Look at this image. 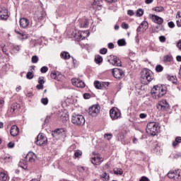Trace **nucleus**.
Returning a JSON list of instances; mask_svg holds the SVG:
<instances>
[{
	"label": "nucleus",
	"mask_w": 181,
	"mask_h": 181,
	"mask_svg": "<svg viewBox=\"0 0 181 181\" xmlns=\"http://www.w3.org/2000/svg\"><path fill=\"white\" fill-rule=\"evenodd\" d=\"M122 29H129V25L126 23H122Z\"/></svg>",
	"instance_id": "50"
},
{
	"label": "nucleus",
	"mask_w": 181,
	"mask_h": 181,
	"mask_svg": "<svg viewBox=\"0 0 181 181\" xmlns=\"http://www.w3.org/2000/svg\"><path fill=\"white\" fill-rule=\"evenodd\" d=\"M159 40L161 42V43H165V42H166V37L163 35H161L159 37Z\"/></svg>",
	"instance_id": "49"
},
{
	"label": "nucleus",
	"mask_w": 181,
	"mask_h": 181,
	"mask_svg": "<svg viewBox=\"0 0 181 181\" xmlns=\"http://www.w3.org/2000/svg\"><path fill=\"white\" fill-rule=\"evenodd\" d=\"M168 26L169 28H170L171 29L175 28V23H173V21L171 22H168Z\"/></svg>",
	"instance_id": "54"
},
{
	"label": "nucleus",
	"mask_w": 181,
	"mask_h": 181,
	"mask_svg": "<svg viewBox=\"0 0 181 181\" xmlns=\"http://www.w3.org/2000/svg\"><path fill=\"white\" fill-rule=\"evenodd\" d=\"M90 36V32L88 31H82L79 35V40H84L86 37Z\"/></svg>",
	"instance_id": "20"
},
{
	"label": "nucleus",
	"mask_w": 181,
	"mask_h": 181,
	"mask_svg": "<svg viewBox=\"0 0 181 181\" xmlns=\"http://www.w3.org/2000/svg\"><path fill=\"white\" fill-rule=\"evenodd\" d=\"M103 160L104 159L103 158L100 157L98 155H96L92 158L91 162L93 165H101Z\"/></svg>",
	"instance_id": "14"
},
{
	"label": "nucleus",
	"mask_w": 181,
	"mask_h": 181,
	"mask_svg": "<svg viewBox=\"0 0 181 181\" xmlns=\"http://www.w3.org/2000/svg\"><path fill=\"white\" fill-rule=\"evenodd\" d=\"M102 179H104V180L108 181L110 180V175L107 174V173H103L101 175Z\"/></svg>",
	"instance_id": "34"
},
{
	"label": "nucleus",
	"mask_w": 181,
	"mask_h": 181,
	"mask_svg": "<svg viewBox=\"0 0 181 181\" xmlns=\"http://www.w3.org/2000/svg\"><path fill=\"white\" fill-rule=\"evenodd\" d=\"M150 18L154 23H157V25H162L163 23V18L161 17L156 16L155 14H150Z\"/></svg>",
	"instance_id": "13"
},
{
	"label": "nucleus",
	"mask_w": 181,
	"mask_h": 181,
	"mask_svg": "<svg viewBox=\"0 0 181 181\" xmlns=\"http://www.w3.org/2000/svg\"><path fill=\"white\" fill-rule=\"evenodd\" d=\"M38 83L39 84H45V77L43 76H40L39 78H38Z\"/></svg>",
	"instance_id": "46"
},
{
	"label": "nucleus",
	"mask_w": 181,
	"mask_h": 181,
	"mask_svg": "<svg viewBox=\"0 0 181 181\" xmlns=\"http://www.w3.org/2000/svg\"><path fill=\"white\" fill-rule=\"evenodd\" d=\"M176 59H177V62H181V56L180 55H177Z\"/></svg>",
	"instance_id": "64"
},
{
	"label": "nucleus",
	"mask_w": 181,
	"mask_h": 181,
	"mask_svg": "<svg viewBox=\"0 0 181 181\" xmlns=\"http://www.w3.org/2000/svg\"><path fill=\"white\" fill-rule=\"evenodd\" d=\"M168 93V88L165 85H156L151 89V96L155 100H159Z\"/></svg>",
	"instance_id": "1"
},
{
	"label": "nucleus",
	"mask_w": 181,
	"mask_h": 181,
	"mask_svg": "<svg viewBox=\"0 0 181 181\" xmlns=\"http://www.w3.org/2000/svg\"><path fill=\"white\" fill-rule=\"evenodd\" d=\"M115 46L114 45L112 44V42H110L108 44V48L109 49H114Z\"/></svg>",
	"instance_id": "60"
},
{
	"label": "nucleus",
	"mask_w": 181,
	"mask_h": 181,
	"mask_svg": "<svg viewBox=\"0 0 181 181\" xmlns=\"http://www.w3.org/2000/svg\"><path fill=\"white\" fill-rule=\"evenodd\" d=\"M112 74L114 77H115V78H117L118 80H121V78L124 77V71L119 69H113Z\"/></svg>",
	"instance_id": "10"
},
{
	"label": "nucleus",
	"mask_w": 181,
	"mask_h": 181,
	"mask_svg": "<svg viewBox=\"0 0 181 181\" xmlns=\"http://www.w3.org/2000/svg\"><path fill=\"white\" fill-rule=\"evenodd\" d=\"M127 14L129 15V16H134V11L128 10Z\"/></svg>",
	"instance_id": "57"
},
{
	"label": "nucleus",
	"mask_w": 181,
	"mask_h": 181,
	"mask_svg": "<svg viewBox=\"0 0 181 181\" xmlns=\"http://www.w3.org/2000/svg\"><path fill=\"white\" fill-rule=\"evenodd\" d=\"M20 26L21 28H23V29H26V28L29 26V20L26 18L20 19Z\"/></svg>",
	"instance_id": "16"
},
{
	"label": "nucleus",
	"mask_w": 181,
	"mask_h": 181,
	"mask_svg": "<svg viewBox=\"0 0 181 181\" xmlns=\"http://www.w3.org/2000/svg\"><path fill=\"white\" fill-rule=\"evenodd\" d=\"M26 77L28 80H32V78H33L34 77L33 73L30 71L28 72L26 74Z\"/></svg>",
	"instance_id": "42"
},
{
	"label": "nucleus",
	"mask_w": 181,
	"mask_h": 181,
	"mask_svg": "<svg viewBox=\"0 0 181 181\" xmlns=\"http://www.w3.org/2000/svg\"><path fill=\"white\" fill-rule=\"evenodd\" d=\"M152 2H153V0H146L145 3L146 4V5H149L150 4H152Z\"/></svg>",
	"instance_id": "62"
},
{
	"label": "nucleus",
	"mask_w": 181,
	"mask_h": 181,
	"mask_svg": "<svg viewBox=\"0 0 181 181\" xmlns=\"http://www.w3.org/2000/svg\"><path fill=\"white\" fill-rule=\"evenodd\" d=\"M7 18H8V12H5V11H0V19L5 21Z\"/></svg>",
	"instance_id": "23"
},
{
	"label": "nucleus",
	"mask_w": 181,
	"mask_h": 181,
	"mask_svg": "<svg viewBox=\"0 0 181 181\" xmlns=\"http://www.w3.org/2000/svg\"><path fill=\"white\" fill-rule=\"evenodd\" d=\"M88 114L91 117H97V115L100 114V105H93V106L90 107Z\"/></svg>",
	"instance_id": "8"
},
{
	"label": "nucleus",
	"mask_w": 181,
	"mask_h": 181,
	"mask_svg": "<svg viewBox=\"0 0 181 181\" xmlns=\"http://www.w3.org/2000/svg\"><path fill=\"white\" fill-rule=\"evenodd\" d=\"M108 62L110 64H112V66H117V67H121V66H122L121 64V59L115 55L109 56Z\"/></svg>",
	"instance_id": "7"
},
{
	"label": "nucleus",
	"mask_w": 181,
	"mask_h": 181,
	"mask_svg": "<svg viewBox=\"0 0 181 181\" xmlns=\"http://www.w3.org/2000/svg\"><path fill=\"white\" fill-rule=\"evenodd\" d=\"M31 62L33 64L37 63V62H39V57L37 55L33 56L31 58Z\"/></svg>",
	"instance_id": "37"
},
{
	"label": "nucleus",
	"mask_w": 181,
	"mask_h": 181,
	"mask_svg": "<svg viewBox=\"0 0 181 181\" xmlns=\"http://www.w3.org/2000/svg\"><path fill=\"white\" fill-rule=\"evenodd\" d=\"M19 166L23 168V169H26V168H28V165H26V162L25 160L20 161Z\"/></svg>",
	"instance_id": "36"
},
{
	"label": "nucleus",
	"mask_w": 181,
	"mask_h": 181,
	"mask_svg": "<svg viewBox=\"0 0 181 181\" xmlns=\"http://www.w3.org/2000/svg\"><path fill=\"white\" fill-rule=\"evenodd\" d=\"M35 144L39 146H46L47 145V137L45 134L40 133Z\"/></svg>",
	"instance_id": "5"
},
{
	"label": "nucleus",
	"mask_w": 181,
	"mask_h": 181,
	"mask_svg": "<svg viewBox=\"0 0 181 181\" xmlns=\"http://www.w3.org/2000/svg\"><path fill=\"white\" fill-rule=\"evenodd\" d=\"M49 70V68L47 66H42L40 69L41 73H47V71Z\"/></svg>",
	"instance_id": "48"
},
{
	"label": "nucleus",
	"mask_w": 181,
	"mask_h": 181,
	"mask_svg": "<svg viewBox=\"0 0 181 181\" xmlns=\"http://www.w3.org/2000/svg\"><path fill=\"white\" fill-rule=\"evenodd\" d=\"M0 180L1 181L8 180V175L4 172L0 173Z\"/></svg>",
	"instance_id": "25"
},
{
	"label": "nucleus",
	"mask_w": 181,
	"mask_h": 181,
	"mask_svg": "<svg viewBox=\"0 0 181 181\" xmlns=\"http://www.w3.org/2000/svg\"><path fill=\"white\" fill-rule=\"evenodd\" d=\"M71 83L73 86H75L76 87H78L79 88H84L86 87V83L80 79H77L76 78H74L71 79Z\"/></svg>",
	"instance_id": "11"
},
{
	"label": "nucleus",
	"mask_w": 181,
	"mask_h": 181,
	"mask_svg": "<svg viewBox=\"0 0 181 181\" xmlns=\"http://www.w3.org/2000/svg\"><path fill=\"white\" fill-rule=\"evenodd\" d=\"M94 86L95 88H98V90H101V83L98 81H95L94 82Z\"/></svg>",
	"instance_id": "40"
},
{
	"label": "nucleus",
	"mask_w": 181,
	"mask_h": 181,
	"mask_svg": "<svg viewBox=\"0 0 181 181\" xmlns=\"http://www.w3.org/2000/svg\"><path fill=\"white\" fill-rule=\"evenodd\" d=\"M177 46L178 49H180V50H181V40L178 42V43L177 44Z\"/></svg>",
	"instance_id": "63"
},
{
	"label": "nucleus",
	"mask_w": 181,
	"mask_h": 181,
	"mask_svg": "<svg viewBox=\"0 0 181 181\" xmlns=\"http://www.w3.org/2000/svg\"><path fill=\"white\" fill-rule=\"evenodd\" d=\"M139 117H140V118L144 119V118H146V117H148V115L146 114H145V113H141Z\"/></svg>",
	"instance_id": "56"
},
{
	"label": "nucleus",
	"mask_w": 181,
	"mask_h": 181,
	"mask_svg": "<svg viewBox=\"0 0 181 181\" xmlns=\"http://www.w3.org/2000/svg\"><path fill=\"white\" fill-rule=\"evenodd\" d=\"M79 25L81 28H88V20L87 18H82L79 21Z\"/></svg>",
	"instance_id": "18"
},
{
	"label": "nucleus",
	"mask_w": 181,
	"mask_h": 181,
	"mask_svg": "<svg viewBox=\"0 0 181 181\" xmlns=\"http://www.w3.org/2000/svg\"><path fill=\"white\" fill-rule=\"evenodd\" d=\"M91 95H90V93H84L83 94V98L85 100H88V98H90Z\"/></svg>",
	"instance_id": "52"
},
{
	"label": "nucleus",
	"mask_w": 181,
	"mask_h": 181,
	"mask_svg": "<svg viewBox=\"0 0 181 181\" xmlns=\"http://www.w3.org/2000/svg\"><path fill=\"white\" fill-rule=\"evenodd\" d=\"M60 57L61 59H63L64 60H69V59H70L71 56H70V53L67 52H62L60 54Z\"/></svg>",
	"instance_id": "21"
},
{
	"label": "nucleus",
	"mask_w": 181,
	"mask_h": 181,
	"mask_svg": "<svg viewBox=\"0 0 181 181\" xmlns=\"http://www.w3.org/2000/svg\"><path fill=\"white\" fill-rule=\"evenodd\" d=\"M156 71H157V73L163 71V66H162V65H157L156 66Z\"/></svg>",
	"instance_id": "38"
},
{
	"label": "nucleus",
	"mask_w": 181,
	"mask_h": 181,
	"mask_svg": "<svg viewBox=\"0 0 181 181\" xmlns=\"http://www.w3.org/2000/svg\"><path fill=\"white\" fill-rule=\"evenodd\" d=\"M141 26L142 28V32H145V30H146V29H148V28H149V25L148 24V22H146V21H143L141 23Z\"/></svg>",
	"instance_id": "26"
},
{
	"label": "nucleus",
	"mask_w": 181,
	"mask_h": 181,
	"mask_svg": "<svg viewBox=\"0 0 181 181\" xmlns=\"http://www.w3.org/2000/svg\"><path fill=\"white\" fill-rule=\"evenodd\" d=\"M107 48H103L100 50V54H107Z\"/></svg>",
	"instance_id": "51"
},
{
	"label": "nucleus",
	"mask_w": 181,
	"mask_h": 181,
	"mask_svg": "<svg viewBox=\"0 0 181 181\" xmlns=\"http://www.w3.org/2000/svg\"><path fill=\"white\" fill-rule=\"evenodd\" d=\"M136 15H137V16H142V15H144V10L141 8H139L136 11Z\"/></svg>",
	"instance_id": "45"
},
{
	"label": "nucleus",
	"mask_w": 181,
	"mask_h": 181,
	"mask_svg": "<svg viewBox=\"0 0 181 181\" xmlns=\"http://www.w3.org/2000/svg\"><path fill=\"white\" fill-rule=\"evenodd\" d=\"M8 148H12L15 146V143L13 142H9L7 145Z\"/></svg>",
	"instance_id": "53"
},
{
	"label": "nucleus",
	"mask_w": 181,
	"mask_h": 181,
	"mask_svg": "<svg viewBox=\"0 0 181 181\" xmlns=\"http://www.w3.org/2000/svg\"><path fill=\"white\" fill-rule=\"evenodd\" d=\"M11 107L13 108V111H16L18 110V108H19V107H21V106L18 103H13L11 105Z\"/></svg>",
	"instance_id": "43"
},
{
	"label": "nucleus",
	"mask_w": 181,
	"mask_h": 181,
	"mask_svg": "<svg viewBox=\"0 0 181 181\" xmlns=\"http://www.w3.org/2000/svg\"><path fill=\"white\" fill-rule=\"evenodd\" d=\"M157 108L158 110L165 111V110H168V108H169V103H168V101H166V100H160L158 103Z\"/></svg>",
	"instance_id": "12"
},
{
	"label": "nucleus",
	"mask_w": 181,
	"mask_h": 181,
	"mask_svg": "<svg viewBox=\"0 0 181 181\" xmlns=\"http://www.w3.org/2000/svg\"><path fill=\"white\" fill-rule=\"evenodd\" d=\"M167 80H169V81H172V83H176L177 79L176 78V76L168 75Z\"/></svg>",
	"instance_id": "29"
},
{
	"label": "nucleus",
	"mask_w": 181,
	"mask_h": 181,
	"mask_svg": "<svg viewBox=\"0 0 181 181\" xmlns=\"http://www.w3.org/2000/svg\"><path fill=\"white\" fill-rule=\"evenodd\" d=\"M158 123L155 122H151L147 124L146 132L147 134L152 135V136H155V135H156L158 132Z\"/></svg>",
	"instance_id": "4"
},
{
	"label": "nucleus",
	"mask_w": 181,
	"mask_h": 181,
	"mask_svg": "<svg viewBox=\"0 0 181 181\" xmlns=\"http://www.w3.org/2000/svg\"><path fill=\"white\" fill-rule=\"evenodd\" d=\"M104 137L107 139V141H110V139H111V138H112V134H105L104 135Z\"/></svg>",
	"instance_id": "47"
},
{
	"label": "nucleus",
	"mask_w": 181,
	"mask_h": 181,
	"mask_svg": "<svg viewBox=\"0 0 181 181\" xmlns=\"http://www.w3.org/2000/svg\"><path fill=\"white\" fill-rule=\"evenodd\" d=\"M173 59V58L172 57V56L166 55L164 57L163 62H164V63L170 62H172Z\"/></svg>",
	"instance_id": "33"
},
{
	"label": "nucleus",
	"mask_w": 181,
	"mask_h": 181,
	"mask_svg": "<svg viewBox=\"0 0 181 181\" xmlns=\"http://www.w3.org/2000/svg\"><path fill=\"white\" fill-rule=\"evenodd\" d=\"M36 88H37V90H43V85L39 83L38 85H37Z\"/></svg>",
	"instance_id": "55"
},
{
	"label": "nucleus",
	"mask_w": 181,
	"mask_h": 181,
	"mask_svg": "<svg viewBox=\"0 0 181 181\" xmlns=\"http://www.w3.org/2000/svg\"><path fill=\"white\" fill-rule=\"evenodd\" d=\"M41 103L43 105H47V104H49V99H47V98H42Z\"/></svg>",
	"instance_id": "41"
},
{
	"label": "nucleus",
	"mask_w": 181,
	"mask_h": 181,
	"mask_svg": "<svg viewBox=\"0 0 181 181\" xmlns=\"http://www.w3.org/2000/svg\"><path fill=\"white\" fill-rule=\"evenodd\" d=\"M136 32H137V33H139V32H142V26H141V24H140V25L137 28Z\"/></svg>",
	"instance_id": "58"
},
{
	"label": "nucleus",
	"mask_w": 181,
	"mask_h": 181,
	"mask_svg": "<svg viewBox=\"0 0 181 181\" xmlns=\"http://www.w3.org/2000/svg\"><path fill=\"white\" fill-rule=\"evenodd\" d=\"M154 76L153 72L149 69H144L141 71V81L144 86L149 84L152 80H153Z\"/></svg>",
	"instance_id": "2"
},
{
	"label": "nucleus",
	"mask_w": 181,
	"mask_h": 181,
	"mask_svg": "<svg viewBox=\"0 0 181 181\" xmlns=\"http://www.w3.org/2000/svg\"><path fill=\"white\" fill-rule=\"evenodd\" d=\"M110 116L112 121L118 119V118H121V111L117 107H112L110 110Z\"/></svg>",
	"instance_id": "6"
},
{
	"label": "nucleus",
	"mask_w": 181,
	"mask_h": 181,
	"mask_svg": "<svg viewBox=\"0 0 181 181\" xmlns=\"http://www.w3.org/2000/svg\"><path fill=\"white\" fill-rule=\"evenodd\" d=\"M71 122L77 127H83L86 124V119L82 115L74 114L71 117Z\"/></svg>",
	"instance_id": "3"
},
{
	"label": "nucleus",
	"mask_w": 181,
	"mask_h": 181,
	"mask_svg": "<svg viewBox=\"0 0 181 181\" xmlns=\"http://www.w3.org/2000/svg\"><path fill=\"white\" fill-rule=\"evenodd\" d=\"M139 181H149V179L146 177H142Z\"/></svg>",
	"instance_id": "59"
},
{
	"label": "nucleus",
	"mask_w": 181,
	"mask_h": 181,
	"mask_svg": "<svg viewBox=\"0 0 181 181\" xmlns=\"http://www.w3.org/2000/svg\"><path fill=\"white\" fill-rule=\"evenodd\" d=\"M95 62L97 63V64H100V63H103V57L100 55H97L95 57Z\"/></svg>",
	"instance_id": "31"
},
{
	"label": "nucleus",
	"mask_w": 181,
	"mask_h": 181,
	"mask_svg": "<svg viewBox=\"0 0 181 181\" xmlns=\"http://www.w3.org/2000/svg\"><path fill=\"white\" fill-rule=\"evenodd\" d=\"M163 6H157L156 8H153V11H155V12H163Z\"/></svg>",
	"instance_id": "39"
},
{
	"label": "nucleus",
	"mask_w": 181,
	"mask_h": 181,
	"mask_svg": "<svg viewBox=\"0 0 181 181\" xmlns=\"http://www.w3.org/2000/svg\"><path fill=\"white\" fill-rule=\"evenodd\" d=\"M81 155H83V152H81V151H80V150H77L74 153V159H77V158H80V156H81Z\"/></svg>",
	"instance_id": "32"
},
{
	"label": "nucleus",
	"mask_w": 181,
	"mask_h": 181,
	"mask_svg": "<svg viewBox=\"0 0 181 181\" xmlns=\"http://www.w3.org/2000/svg\"><path fill=\"white\" fill-rule=\"evenodd\" d=\"M60 134H62V130L60 129H57L54 130V132H52V135L53 138H57V136H59V135H60Z\"/></svg>",
	"instance_id": "24"
},
{
	"label": "nucleus",
	"mask_w": 181,
	"mask_h": 181,
	"mask_svg": "<svg viewBox=\"0 0 181 181\" xmlns=\"http://www.w3.org/2000/svg\"><path fill=\"white\" fill-rule=\"evenodd\" d=\"M179 144H181V136H177L175 141H173L172 145L173 148H176Z\"/></svg>",
	"instance_id": "22"
},
{
	"label": "nucleus",
	"mask_w": 181,
	"mask_h": 181,
	"mask_svg": "<svg viewBox=\"0 0 181 181\" xmlns=\"http://www.w3.org/2000/svg\"><path fill=\"white\" fill-rule=\"evenodd\" d=\"M124 139H125V134H124L122 132H119L117 134V141H122Z\"/></svg>",
	"instance_id": "30"
},
{
	"label": "nucleus",
	"mask_w": 181,
	"mask_h": 181,
	"mask_svg": "<svg viewBox=\"0 0 181 181\" xmlns=\"http://www.w3.org/2000/svg\"><path fill=\"white\" fill-rule=\"evenodd\" d=\"M15 32L16 33H17V35H19L18 37L19 39H21V40H25V39L28 38V35H26L23 32L19 31L18 30H15Z\"/></svg>",
	"instance_id": "19"
},
{
	"label": "nucleus",
	"mask_w": 181,
	"mask_h": 181,
	"mask_svg": "<svg viewBox=\"0 0 181 181\" xmlns=\"http://www.w3.org/2000/svg\"><path fill=\"white\" fill-rule=\"evenodd\" d=\"M26 160L31 162V163H35L36 160V155L33 152H29L25 156Z\"/></svg>",
	"instance_id": "15"
},
{
	"label": "nucleus",
	"mask_w": 181,
	"mask_h": 181,
	"mask_svg": "<svg viewBox=\"0 0 181 181\" xmlns=\"http://www.w3.org/2000/svg\"><path fill=\"white\" fill-rule=\"evenodd\" d=\"M51 78H54V80H58L59 81V77H57V73L56 72H52L50 74Z\"/></svg>",
	"instance_id": "44"
},
{
	"label": "nucleus",
	"mask_w": 181,
	"mask_h": 181,
	"mask_svg": "<svg viewBox=\"0 0 181 181\" xmlns=\"http://www.w3.org/2000/svg\"><path fill=\"white\" fill-rule=\"evenodd\" d=\"M10 134L11 136H16L19 134V128L16 125H13L11 127Z\"/></svg>",
	"instance_id": "17"
},
{
	"label": "nucleus",
	"mask_w": 181,
	"mask_h": 181,
	"mask_svg": "<svg viewBox=\"0 0 181 181\" xmlns=\"http://www.w3.org/2000/svg\"><path fill=\"white\" fill-rule=\"evenodd\" d=\"M178 17V20H177V26L178 28H181V16H180V11H177L176 18Z\"/></svg>",
	"instance_id": "27"
},
{
	"label": "nucleus",
	"mask_w": 181,
	"mask_h": 181,
	"mask_svg": "<svg viewBox=\"0 0 181 181\" xmlns=\"http://www.w3.org/2000/svg\"><path fill=\"white\" fill-rule=\"evenodd\" d=\"M113 173L115 175H122L124 173V171L121 168H114L113 169Z\"/></svg>",
	"instance_id": "28"
},
{
	"label": "nucleus",
	"mask_w": 181,
	"mask_h": 181,
	"mask_svg": "<svg viewBox=\"0 0 181 181\" xmlns=\"http://www.w3.org/2000/svg\"><path fill=\"white\" fill-rule=\"evenodd\" d=\"M169 179H173L175 181H181V174L180 171H170L168 173Z\"/></svg>",
	"instance_id": "9"
},
{
	"label": "nucleus",
	"mask_w": 181,
	"mask_h": 181,
	"mask_svg": "<svg viewBox=\"0 0 181 181\" xmlns=\"http://www.w3.org/2000/svg\"><path fill=\"white\" fill-rule=\"evenodd\" d=\"M118 46H125L127 45V42H125L124 39H121L117 41Z\"/></svg>",
	"instance_id": "35"
},
{
	"label": "nucleus",
	"mask_w": 181,
	"mask_h": 181,
	"mask_svg": "<svg viewBox=\"0 0 181 181\" xmlns=\"http://www.w3.org/2000/svg\"><path fill=\"white\" fill-rule=\"evenodd\" d=\"M49 119H50V116H47V117L45 119V124H47Z\"/></svg>",
	"instance_id": "61"
}]
</instances>
